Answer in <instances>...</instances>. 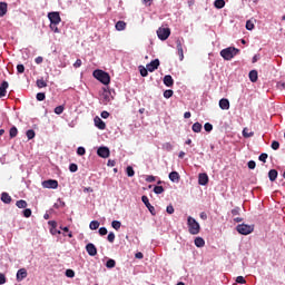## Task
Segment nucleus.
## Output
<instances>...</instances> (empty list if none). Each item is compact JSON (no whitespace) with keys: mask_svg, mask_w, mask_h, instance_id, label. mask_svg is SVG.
<instances>
[{"mask_svg":"<svg viewBox=\"0 0 285 285\" xmlns=\"http://www.w3.org/2000/svg\"><path fill=\"white\" fill-rule=\"evenodd\" d=\"M204 129L206 130V132H210L213 130V125L210 122H206L204 125Z\"/></svg>","mask_w":285,"mask_h":285,"instance_id":"obj_52","label":"nucleus"},{"mask_svg":"<svg viewBox=\"0 0 285 285\" xmlns=\"http://www.w3.org/2000/svg\"><path fill=\"white\" fill-rule=\"evenodd\" d=\"M99 235H101V237H104V235H108V229L106 227H100Z\"/></svg>","mask_w":285,"mask_h":285,"instance_id":"obj_57","label":"nucleus"},{"mask_svg":"<svg viewBox=\"0 0 285 285\" xmlns=\"http://www.w3.org/2000/svg\"><path fill=\"white\" fill-rule=\"evenodd\" d=\"M237 55H239V49L235 47H228L220 51V57H223L225 61H230V59H234Z\"/></svg>","mask_w":285,"mask_h":285,"instance_id":"obj_2","label":"nucleus"},{"mask_svg":"<svg viewBox=\"0 0 285 285\" xmlns=\"http://www.w3.org/2000/svg\"><path fill=\"white\" fill-rule=\"evenodd\" d=\"M66 275H67V277H75V271H72V269H67V271H66Z\"/></svg>","mask_w":285,"mask_h":285,"instance_id":"obj_59","label":"nucleus"},{"mask_svg":"<svg viewBox=\"0 0 285 285\" xmlns=\"http://www.w3.org/2000/svg\"><path fill=\"white\" fill-rule=\"evenodd\" d=\"M37 86H38V88H47L48 82H46V80H43V78H41V79L37 80Z\"/></svg>","mask_w":285,"mask_h":285,"instance_id":"obj_32","label":"nucleus"},{"mask_svg":"<svg viewBox=\"0 0 285 285\" xmlns=\"http://www.w3.org/2000/svg\"><path fill=\"white\" fill-rule=\"evenodd\" d=\"M242 208L239 207H235L234 209H232V215L233 217H237V215H239Z\"/></svg>","mask_w":285,"mask_h":285,"instance_id":"obj_53","label":"nucleus"},{"mask_svg":"<svg viewBox=\"0 0 285 285\" xmlns=\"http://www.w3.org/2000/svg\"><path fill=\"white\" fill-rule=\"evenodd\" d=\"M81 59H77L76 62L73 63V68H81Z\"/></svg>","mask_w":285,"mask_h":285,"instance_id":"obj_60","label":"nucleus"},{"mask_svg":"<svg viewBox=\"0 0 285 285\" xmlns=\"http://www.w3.org/2000/svg\"><path fill=\"white\" fill-rule=\"evenodd\" d=\"M249 170H255V166H257V164L254 160H249L247 164Z\"/></svg>","mask_w":285,"mask_h":285,"instance_id":"obj_55","label":"nucleus"},{"mask_svg":"<svg viewBox=\"0 0 285 285\" xmlns=\"http://www.w3.org/2000/svg\"><path fill=\"white\" fill-rule=\"evenodd\" d=\"M1 202H3V204H10L12 202V197L10 196V194L3 191L1 194Z\"/></svg>","mask_w":285,"mask_h":285,"instance_id":"obj_21","label":"nucleus"},{"mask_svg":"<svg viewBox=\"0 0 285 285\" xmlns=\"http://www.w3.org/2000/svg\"><path fill=\"white\" fill-rule=\"evenodd\" d=\"M236 283L237 284H246V278H244V276H238V277H236Z\"/></svg>","mask_w":285,"mask_h":285,"instance_id":"obj_56","label":"nucleus"},{"mask_svg":"<svg viewBox=\"0 0 285 285\" xmlns=\"http://www.w3.org/2000/svg\"><path fill=\"white\" fill-rule=\"evenodd\" d=\"M8 87H9V83L8 81H2V83L0 85V99L2 97H6V95L8 94Z\"/></svg>","mask_w":285,"mask_h":285,"instance_id":"obj_19","label":"nucleus"},{"mask_svg":"<svg viewBox=\"0 0 285 285\" xmlns=\"http://www.w3.org/2000/svg\"><path fill=\"white\" fill-rule=\"evenodd\" d=\"M157 35H158V39H160V41H166V39H168V37H170V28H159L157 30Z\"/></svg>","mask_w":285,"mask_h":285,"instance_id":"obj_6","label":"nucleus"},{"mask_svg":"<svg viewBox=\"0 0 285 285\" xmlns=\"http://www.w3.org/2000/svg\"><path fill=\"white\" fill-rule=\"evenodd\" d=\"M272 149L273 150H279V141L273 140L272 141Z\"/></svg>","mask_w":285,"mask_h":285,"instance_id":"obj_49","label":"nucleus"},{"mask_svg":"<svg viewBox=\"0 0 285 285\" xmlns=\"http://www.w3.org/2000/svg\"><path fill=\"white\" fill-rule=\"evenodd\" d=\"M17 135H19V130L17 129V127H11L9 130L10 139H14V137H17Z\"/></svg>","mask_w":285,"mask_h":285,"instance_id":"obj_25","label":"nucleus"},{"mask_svg":"<svg viewBox=\"0 0 285 285\" xmlns=\"http://www.w3.org/2000/svg\"><path fill=\"white\" fill-rule=\"evenodd\" d=\"M36 99L38 101H43L46 99V94L45 92H38L36 96Z\"/></svg>","mask_w":285,"mask_h":285,"instance_id":"obj_44","label":"nucleus"},{"mask_svg":"<svg viewBox=\"0 0 285 285\" xmlns=\"http://www.w3.org/2000/svg\"><path fill=\"white\" fill-rule=\"evenodd\" d=\"M176 48L178 51V56H179V61H181L184 59V39H177L176 40Z\"/></svg>","mask_w":285,"mask_h":285,"instance_id":"obj_7","label":"nucleus"},{"mask_svg":"<svg viewBox=\"0 0 285 285\" xmlns=\"http://www.w3.org/2000/svg\"><path fill=\"white\" fill-rule=\"evenodd\" d=\"M94 121H95L96 128H98L99 130H106V122H104V120H101V118L96 117L94 119Z\"/></svg>","mask_w":285,"mask_h":285,"instance_id":"obj_17","label":"nucleus"},{"mask_svg":"<svg viewBox=\"0 0 285 285\" xmlns=\"http://www.w3.org/2000/svg\"><path fill=\"white\" fill-rule=\"evenodd\" d=\"M48 19L50 20V28H55V26H59V23H61V16H59V12H49Z\"/></svg>","mask_w":285,"mask_h":285,"instance_id":"obj_5","label":"nucleus"},{"mask_svg":"<svg viewBox=\"0 0 285 285\" xmlns=\"http://www.w3.org/2000/svg\"><path fill=\"white\" fill-rule=\"evenodd\" d=\"M110 99H112L110 91L104 90L101 94V101L104 106H108V104H110Z\"/></svg>","mask_w":285,"mask_h":285,"instance_id":"obj_11","label":"nucleus"},{"mask_svg":"<svg viewBox=\"0 0 285 285\" xmlns=\"http://www.w3.org/2000/svg\"><path fill=\"white\" fill-rule=\"evenodd\" d=\"M163 81L167 86V88H173V86H175V80L173 79V76H170V75H166L164 77Z\"/></svg>","mask_w":285,"mask_h":285,"instance_id":"obj_18","label":"nucleus"},{"mask_svg":"<svg viewBox=\"0 0 285 285\" xmlns=\"http://www.w3.org/2000/svg\"><path fill=\"white\" fill-rule=\"evenodd\" d=\"M49 226H51L52 229L57 228V223L55 220H49Z\"/></svg>","mask_w":285,"mask_h":285,"instance_id":"obj_64","label":"nucleus"},{"mask_svg":"<svg viewBox=\"0 0 285 285\" xmlns=\"http://www.w3.org/2000/svg\"><path fill=\"white\" fill-rule=\"evenodd\" d=\"M140 75L141 77H148V67L147 68L140 67Z\"/></svg>","mask_w":285,"mask_h":285,"instance_id":"obj_51","label":"nucleus"},{"mask_svg":"<svg viewBox=\"0 0 285 285\" xmlns=\"http://www.w3.org/2000/svg\"><path fill=\"white\" fill-rule=\"evenodd\" d=\"M142 204H145L146 208H148L149 213L151 215H157V212L155 210V206L150 205V200L148 199V196H142L141 197Z\"/></svg>","mask_w":285,"mask_h":285,"instance_id":"obj_8","label":"nucleus"},{"mask_svg":"<svg viewBox=\"0 0 285 285\" xmlns=\"http://www.w3.org/2000/svg\"><path fill=\"white\" fill-rule=\"evenodd\" d=\"M259 161H263V164H266V160L268 159V154L263 153L258 157Z\"/></svg>","mask_w":285,"mask_h":285,"instance_id":"obj_42","label":"nucleus"},{"mask_svg":"<svg viewBox=\"0 0 285 285\" xmlns=\"http://www.w3.org/2000/svg\"><path fill=\"white\" fill-rule=\"evenodd\" d=\"M16 206L18 208H28V203L23 199L17 200Z\"/></svg>","mask_w":285,"mask_h":285,"instance_id":"obj_29","label":"nucleus"},{"mask_svg":"<svg viewBox=\"0 0 285 285\" xmlns=\"http://www.w3.org/2000/svg\"><path fill=\"white\" fill-rule=\"evenodd\" d=\"M42 186L43 188H59V181L55 180V179H49V180H45L42 181Z\"/></svg>","mask_w":285,"mask_h":285,"instance_id":"obj_10","label":"nucleus"},{"mask_svg":"<svg viewBox=\"0 0 285 285\" xmlns=\"http://www.w3.org/2000/svg\"><path fill=\"white\" fill-rule=\"evenodd\" d=\"M277 169H271L268 171L269 181H275L277 179Z\"/></svg>","mask_w":285,"mask_h":285,"instance_id":"obj_24","label":"nucleus"},{"mask_svg":"<svg viewBox=\"0 0 285 285\" xmlns=\"http://www.w3.org/2000/svg\"><path fill=\"white\" fill-rule=\"evenodd\" d=\"M208 174L203 173L198 175V184L199 186H206L208 184Z\"/></svg>","mask_w":285,"mask_h":285,"instance_id":"obj_15","label":"nucleus"},{"mask_svg":"<svg viewBox=\"0 0 285 285\" xmlns=\"http://www.w3.org/2000/svg\"><path fill=\"white\" fill-rule=\"evenodd\" d=\"M8 14V3L0 2V17H6Z\"/></svg>","mask_w":285,"mask_h":285,"instance_id":"obj_22","label":"nucleus"},{"mask_svg":"<svg viewBox=\"0 0 285 285\" xmlns=\"http://www.w3.org/2000/svg\"><path fill=\"white\" fill-rule=\"evenodd\" d=\"M26 277H28V271H26V268H20L17 272V282H23Z\"/></svg>","mask_w":285,"mask_h":285,"instance_id":"obj_14","label":"nucleus"},{"mask_svg":"<svg viewBox=\"0 0 285 285\" xmlns=\"http://www.w3.org/2000/svg\"><path fill=\"white\" fill-rule=\"evenodd\" d=\"M63 110H66V108L63 107V105H60V106L55 108V114L56 115H62Z\"/></svg>","mask_w":285,"mask_h":285,"instance_id":"obj_35","label":"nucleus"},{"mask_svg":"<svg viewBox=\"0 0 285 285\" xmlns=\"http://www.w3.org/2000/svg\"><path fill=\"white\" fill-rule=\"evenodd\" d=\"M17 72L19 75H23V72H26V67L23 65H18L17 66Z\"/></svg>","mask_w":285,"mask_h":285,"instance_id":"obj_45","label":"nucleus"},{"mask_svg":"<svg viewBox=\"0 0 285 285\" xmlns=\"http://www.w3.org/2000/svg\"><path fill=\"white\" fill-rule=\"evenodd\" d=\"M89 228H90V230H97V228H99V220H92L89 224Z\"/></svg>","mask_w":285,"mask_h":285,"instance_id":"obj_33","label":"nucleus"},{"mask_svg":"<svg viewBox=\"0 0 285 285\" xmlns=\"http://www.w3.org/2000/svg\"><path fill=\"white\" fill-rule=\"evenodd\" d=\"M219 108L222 110H229L230 109V101H228V99H226V98H222L219 100Z\"/></svg>","mask_w":285,"mask_h":285,"instance_id":"obj_16","label":"nucleus"},{"mask_svg":"<svg viewBox=\"0 0 285 285\" xmlns=\"http://www.w3.org/2000/svg\"><path fill=\"white\" fill-rule=\"evenodd\" d=\"M214 6H215V8H217V10H222V8H224V6H226V1H224V0H216L214 2Z\"/></svg>","mask_w":285,"mask_h":285,"instance_id":"obj_27","label":"nucleus"},{"mask_svg":"<svg viewBox=\"0 0 285 285\" xmlns=\"http://www.w3.org/2000/svg\"><path fill=\"white\" fill-rule=\"evenodd\" d=\"M154 193L156 195H161V193H164V186H155L154 187Z\"/></svg>","mask_w":285,"mask_h":285,"instance_id":"obj_39","label":"nucleus"},{"mask_svg":"<svg viewBox=\"0 0 285 285\" xmlns=\"http://www.w3.org/2000/svg\"><path fill=\"white\" fill-rule=\"evenodd\" d=\"M249 81H252V83L257 81V70L249 71Z\"/></svg>","mask_w":285,"mask_h":285,"instance_id":"obj_26","label":"nucleus"},{"mask_svg":"<svg viewBox=\"0 0 285 285\" xmlns=\"http://www.w3.org/2000/svg\"><path fill=\"white\" fill-rule=\"evenodd\" d=\"M106 266H107L108 268H115V266H117V262H115V259H112V258H109V259L107 261V263H106Z\"/></svg>","mask_w":285,"mask_h":285,"instance_id":"obj_34","label":"nucleus"},{"mask_svg":"<svg viewBox=\"0 0 285 285\" xmlns=\"http://www.w3.org/2000/svg\"><path fill=\"white\" fill-rule=\"evenodd\" d=\"M23 216L27 217V218L31 217L32 216V209H30V208L24 209L23 210Z\"/></svg>","mask_w":285,"mask_h":285,"instance_id":"obj_54","label":"nucleus"},{"mask_svg":"<svg viewBox=\"0 0 285 285\" xmlns=\"http://www.w3.org/2000/svg\"><path fill=\"white\" fill-rule=\"evenodd\" d=\"M70 173H77L79 170V166L77 164L72 163L69 165Z\"/></svg>","mask_w":285,"mask_h":285,"instance_id":"obj_41","label":"nucleus"},{"mask_svg":"<svg viewBox=\"0 0 285 285\" xmlns=\"http://www.w3.org/2000/svg\"><path fill=\"white\" fill-rule=\"evenodd\" d=\"M254 29H255V24L253 23V21L247 20L246 30H254Z\"/></svg>","mask_w":285,"mask_h":285,"instance_id":"obj_47","label":"nucleus"},{"mask_svg":"<svg viewBox=\"0 0 285 285\" xmlns=\"http://www.w3.org/2000/svg\"><path fill=\"white\" fill-rule=\"evenodd\" d=\"M94 77H95V79L100 81V83H104V86H108V83H110V75H108V72H106L101 69L95 70Z\"/></svg>","mask_w":285,"mask_h":285,"instance_id":"obj_3","label":"nucleus"},{"mask_svg":"<svg viewBox=\"0 0 285 285\" xmlns=\"http://www.w3.org/2000/svg\"><path fill=\"white\" fill-rule=\"evenodd\" d=\"M111 226H112V228H115V230H119V228H121V222H119V220H114V222L111 223Z\"/></svg>","mask_w":285,"mask_h":285,"instance_id":"obj_36","label":"nucleus"},{"mask_svg":"<svg viewBox=\"0 0 285 285\" xmlns=\"http://www.w3.org/2000/svg\"><path fill=\"white\" fill-rule=\"evenodd\" d=\"M191 130H193V132H202V124L195 122V124L191 126Z\"/></svg>","mask_w":285,"mask_h":285,"instance_id":"obj_30","label":"nucleus"},{"mask_svg":"<svg viewBox=\"0 0 285 285\" xmlns=\"http://www.w3.org/2000/svg\"><path fill=\"white\" fill-rule=\"evenodd\" d=\"M159 68V59L153 60L150 63L147 65L148 72H155Z\"/></svg>","mask_w":285,"mask_h":285,"instance_id":"obj_13","label":"nucleus"},{"mask_svg":"<svg viewBox=\"0 0 285 285\" xmlns=\"http://www.w3.org/2000/svg\"><path fill=\"white\" fill-rule=\"evenodd\" d=\"M187 226H188L189 235H199L202 230V226L198 224V222L195 218H193V216H188Z\"/></svg>","mask_w":285,"mask_h":285,"instance_id":"obj_1","label":"nucleus"},{"mask_svg":"<svg viewBox=\"0 0 285 285\" xmlns=\"http://www.w3.org/2000/svg\"><path fill=\"white\" fill-rule=\"evenodd\" d=\"M126 173L128 177H135V169L131 166L127 167Z\"/></svg>","mask_w":285,"mask_h":285,"instance_id":"obj_37","label":"nucleus"},{"mask_svg":"<svg viewBox=\"0 0 285 285\" xmlns=\"http://www.w3.org/2000/svg\"><path fill=\"white\" fill-rule=\"evenodd\" d=\"M236 230H237V233H239V235H250V233H253V230H255V226L247 225V224H240V225H237Z\"/></svg>","mask_w":285,"mask_h":285,"instance_id":"obj_4","label":"nucleus"},{"mask_svg":"<svg viewBox=\"0 0 285 285\" xmlns=\"http://www.w3.org/2000/svg\"><path fill=\"white\" fill-rule=\"evenodd\" d=\"M28 139H35L36 134L32 129L27 130L26 132Z\"/></svg>","mask_w":285,"mask_h":285,"instance_id":"obj_43","label":"nucleus"},{"mask_svg":"<svg viewBox=\"0 0 285 285\" xmlns=\"http://www.w3.org/2000/svg\"><path fill=\"white\" fill-rule=\"evenodd\" d=\"M253 135H255V132L249 131L248 128L243 129V137H245L246 139H248L249 137H253Z\"/></svg>","mask_w":285,"mask_h":285,"instance_id":"obj_31","label":"nucleus"},{"mask_svg":"<svg viewBox=\"0 0 285 285\" xmlns=\"http://www.w3.org/2000/svg\"><path fill=\"white\" fill-rule=\"evenodd\" d=\"M60 230H63V233H68V237L72 238V232L68 227L60 226Z\"/></svg>","mask_w":285,"mask_h":285,"instance_id":"obj_46","label":"nucleus"},{"mask_svg":"<svg viewBox=\"0 0 285 285\" xmlns=\"http://www.w3.org/2000/svg\"><path fill=\"white\" fill-rule=\"evenodd\" d=\"M35 61L39 66L40 63H43V57L39 56L35 59Z\"/></svg>","mask_w":285,"mask_h":285,"instance_id":"obj_61","label":"nucleus"},{"mask_svg":"<svg viewBox=\"0 0 285 285\" xmlns=\"http://www.w3.org/2000/svg\"><path fill=\"white\" fill-rule=\"evenodd\" d=\"M166 212L168 213V215H173V213H175V207H173V205L167 206Z\"/></svg>","mask_w":285,"mask_h":285,"instance_id":"obj_58","label":"nucleus"},{"mask_svg":"<svg viewBox=\"0 0 285 285\" xmlns=\"http://www.w3.org/2000/svg\"><path fill=\"white\" fill-rule=\"evenodd\" d=\"M194 244L197 246V248H204V246H206V240H204L202 237H196Z\"/></svg>","mask_w":285,"mask_h":285,"instance_id":"obj_20","label":"nucleus"},{"mask_svg":"<svg viewBox=\"0 0 285 285\" xmlns=\"http://www.w3.org/2000/svg\"><path fill=\"white\" fill-rule=\"evenodd\" d=\"M77 155H79L80 157H83V155H86V148L78 147L77 148Z\"/></svg>","mask_w":285,"mask_h":285,"instance_id":"obj_48","label":"nucleus"},{"mask_svg":"<svg viewBox=\"0 0 285 285\" xmlns=\"http://www.w3.org/2000/svg\"><path fill=\"white\" fill-rule=\"evenodd\" d=\"M97 155L102 159H108V157H110V149L108 147H100L97 150Z\"/></svg>","mask_w":285,"mask_h":285,"instance_id":"obj_9","label":"nucleus"},{"mask_svg":"<svg viewBox=\"0 0 285 285\" xmlns=\"http://www.w3.org/2000/svg\"><path fill=\"white\" fill-rule=\"evenodd\" d=\"M169 179H170V181H174V183L178 184V181H179V179H180L179 173H177V171H171V173L169 174Z\"/></svg>","mask_w":285,"mask_h":285,"instance_id":"obj_23","label":"nucleus"},{"mask_svg":"<svg viewBox=\"0 0 285 285\" xmlns=\"http://www.w3.org/2000/svg\"><path fill=\"white\" fill-rule=\"evenodd\" d=\"M174 91L171 89H167L164 91V97L165 99H170V97H173Z\"/></svg>","mask_w":285,"mask_h":285,"instance_id":"obj_40","label":"nucleus"},{"mask_svg":"<svg viewBox=\"0 0 285 285\" xmlns=\"http://www.w3.org/2000/svg\"><path fill=\"white\" fill-rule=\"evenodd\" d=\"M163 150H166L167 153H170V150H173V145L170 142H165L163 145Z\"/></svg>","mask_w":285,"mask_h":285,"instance_id":"obj_38","label":"nucleus"},{"mask_svg":"<svg viewBox=\"0 0 285 285\" xmlns=\"http://www.w3.org/2000/svg\"><path fill=\"white\" fill-rule=\"evenodd\" d=\"M100 116L102 117V119H108V117H110V112H108V111H102V112L100 114Z\"/></svg>","mask_w":285,"mask_h":285,"instance_id":"obj_62","label":"nucleus"},{"mask_svg":"<svg viewBox=\"0 0 285 285\" xmlns=\"http://www.w3.org/2000/svg\"><path fill=\"white\" fill-rule=\"evenodd\" d=\"M86 250L90 257H95V255H97V247L92 243H88L86 245Z\"/></svg>","mask_w":285,"mask_h":285,"instance_id":"obj_12","label":"nucleus"},{"mask_svg":"<svg viewBox=\"0 0 285 285\" xmlns=\"http://www.w3.org/2000/svg\"><path fill=\"white\" fill-rule=\"evenodd\" d=\"M107 239L110 244L115 243V233L110 232L107 236Z\"/></svg>","mask_w":285,"mask_h":285,"instance_id":"obj_50","label":"nucleus"},{"mask_svg":"<svg viewBox=\"0 0 285 285\" xmlns=\"http://www.w3.org/2000/svg\"><path fill=\"white\" fill-rule=\"evenodd\" d=\"M6 284V275L0 273V285Z\"/></svg>","mask_w":285,"mask_h":285,"instance_id":"obj_63","label":"nucleus"},{"mask_svg":"<svg viewBox=\"0 0 285 285\" xmlns=\"http://www.w3.org/2000/svg\"><path fill=\"white\" fill-rule=\"evenodd\" d=\"M116 30H118V31H121V30H126V22L125 21H118L117 23H116Z\"/></svg>","mask_w":285,"mask_h":285,"instance_id":"obj_28","label":"nucleus"}]
</instances>
